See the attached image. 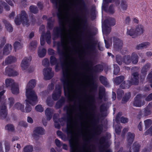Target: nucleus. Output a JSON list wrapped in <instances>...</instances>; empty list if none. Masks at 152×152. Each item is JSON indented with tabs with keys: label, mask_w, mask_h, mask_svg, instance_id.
Listing matches in <instances>:
<instances>
[{
	"label": "nucleus",
	"mask_w": 152,
	"mask_h": 152,
	"mask_svg": "<svg viewBox=\"0 0 152 152\" xmlns=\"http://www.w3.org/2000/svg\"><path fill=\"white\" fill-rule=\"evenodd\" d=\"M50 63L52 65L56 64V69L61 68L62 69L63 76L61 81L63 84L65 94H67L69 99L70 101L76 102L78 99L79 102V110L81 111V102H83L88 104H90L93 98L86 94L85 92L84 98H81L79 96L78 90L74 88V84L76 81L75 78H72L71 72L69 71L68 66L63 62L60 61L59 63L55 57L51 56L50 57Z\"/></svg>",
	"instance_id": "1"
},
{
	"label": "nucleus",
	"mask_w": 152,
	"mask_h": 152,
	"mask_svg": "<svg viewBox=\"0 0 152 152\" xmlns=\"http://www.w3.org/2000/svg\"><path fill=\"white\" fill-rule=\"evenodd\" d=\"M53 35L54 38L56 39L60 37L61 39L62 48L60 49L58 48V53L60 56L69 60L72 64L73 71L76 72L75 73V75H80V72L77 70L78 63L76 61V58L73 57V55L71 53L68 45L69 40H70L72 45L74 47L73 49L75 53L79 52V48L76 46L77 42L74 34L71 31L69 30V34L66 35L63 28L56 26L53 28Z\"/></svg>",
	"instance_id": "2"
},
{
	"label": "nucleus",
	"mask_w": 152,
	"mask_h": 152,
	"mask_svg": "<svg viewBox=\"0 0 152 152\" xmlns=\"http://www.w3.org/2000/svg\"><path fill=\"white\" fill-rule=\"evenodd\" d=\"M70 119V121H68L67 124L66 131L67 134L70 135L72 138L69 140V144L70 147V152H91L89 151L88 149H87L88 143L90 142L92 138L91 137L89 134V126L88 125L89 121H92L93 118V115H86V118L84 123L81 122L82 128L79 129L76 124V127L75 129L79 135H82L83 138L86 143L83 146V149H78V143L77 142H75L72 138L74 132L73 129L74 128L72 125V121L73 119V115H68Z\"/></svg>",
	"instance_id": "3"
},
{
	"label": "nucleus",
	"mask_w": 152,
	"mask_h": 152,
	"mask_svg": "<svg viewBox=\"0 0 152 152\" xmlns=\"http://www.w3.org/2000/svg\"><path fill=\"white\" fill-rule=\"evenodd\" d=\"M54 4L56 9H58V12L57 14L60 24L64 27V20L66 17L71 24L73 23L76 24L80 23L81 19L80 17L77 16L76 19L73 20L70 18L69 11L71 8V6L66 3V0H63L62 2L61 0H51Z\"/></svg>",
	"instance_id": "4"
},
{
	"label": "nucleus",
	"mask_w": 152,
	"mask_h": 152,
	"mask_svg": "<svg viewBox=\"0 0 152 152\" xmlns=\"http://www.w3.org/2000/svg\"><path fill=\"white\" fill-rule=\"evenodd\" d=\"M115 21L112 18H108L106 19L102 23V32L104 34H108L111 32V28L110 26L115 25Z\"/></svg>",
	"instance_id": "5"
},
{
	"label": "nucleus",
	"mask_w": 152,
	"mask_h": 152,
	"mask_svg": "<svg viewBox=\"0 0 152 152\" xmlns=\"http://www.w3.org/2000/svg\"><path fill=\"white\" fill-rule=\"evenodd\" d=\"M26 95L27 97V99L25 100L26 102L32 105L37 104V96L33 89L28 90V88H26Z\"/></svg>",
	"instance_id": "6"
},
{
	"label": "nucleus",
	"mask_w": 152,
	"mask_h": 152,
	"mask_svg": "<svg viewBox=\"0 0 152 152\" xmlns=\"http://www.w3.org/2000/svg\"><path fill=\"white\" fill-rule=\"evenodd\" d=\"M15 21L17 25H20L21 23L24 26H28L29 25L28 15L24 11H21L19 18L18 16L15 18Z\"/></svg>",
	"instance_id": "7"
},
{
	"label": "nucleus",
	"mask_w": 152,
	"mask_h": 152,
	"mask_svg": "<svg viewBox=\"0 0 152 152\" xmlns=\"http://www.w3.org/2000/svg\"><path fill=\"white\" fill-rule=\"evenodd\" d=\"M143 31V27L142 25H139L137 26L135 28H131L130 29H127V33L132 38H135L142 34Z\"/></svg>",
	"instance_id": "8"
},
{
	"label": "nucleus",
	"mask_w": 152,
	"mask_h": 152,
	"mask_svg": "<svg viewBox=\"0 0 152 152\" xmlns=\"http://www.w3.org/2000/svg\"><path fill=\"white\" fill-rule=\"evenodd\" d=\"M97 45L99 50L101 51L103 50V48L100 42L98 43L96 41L92 42L87 45V49L90 54H93L96 53Z\"/></svg>",
	"instance_id": "9"
},
{
	"label": "nucleus",
	"mask_w": 152,
	"mask_h": 152,
	"mask_svg": "<svg viewBox=\"0 0 152 152\" xmlns=\"http://www.w3.org/2000/svg\"><path fill=\"white\" fill-rule=\"evenodd\" d=\"M145 96L141 94H137L134 98L132 104L134 106L140 107L144 105L145 102L143 99Z\"/></svg>",
	"instance_id": "10"
},
{
	"label": "nucleus",
	"mask_w": 152,
	"mask_h": 152,
	"mask_svg": "<svg viewBox=\"0 0 152 152\" xmlns=\"http://www.w3.org/2000/svg\"><path fill=\"white\" fill-rule=\"evenodd\" d=\"M44 134V129L41 127H38L36 128L33 131L32 136L35 139L37 140L39 138V135Z\"/></svg>",
	"instance_id": "11"
},
{
	"label": "nucleus",
	"mask_w": 152,
	"mask_h": 152,
	"mask_svg": "<svg viewBox=\"0 0 152 152\" xmlns=\"http://www.w3.org/2000/svg\"><path fill=\"white\" fill-rule=\"evenodd\" d=\"M43 72L44 78L46 80L50 79L54 75L53 72L52 71V68L50 67L44 69Z\"/></svg>",
	"instance_id": "12"
},
{
	"label": "nucleus",
	"mask_w": 152,
	"mask_h": 152,
	"mask_svg": "<svg viewBox=\"0 0 152 152\" xmlns=\"http://www.w3.org/2000/svg\"><path fill=\"white\" fill-rule=\"evenodd\" d=\"M113 46L114 48L117 51L121 50L123 46L122 41L118 38L114 37L113 38Z\"/></svg>",
	"instance_id": "13"
},
{
	"label": "nucleus",
	"mask_w": 152,
	"mask_h": 152,
	"mask_svg": "<svg viewBox=\"0 0 152 152\" xmlns=\"http://www.w3.org/2000/svg\"><path fill=\"white\" fill-rule=\"evenodd\" d=\"M62 87L59 85L56 86L55 91L52 95V98L54 100H57L60 97L61 94Z\"/></svg>",
	"instance_id": "14"
},
{
	"label": "nucleus",
	"mask_w": 152,
	"mask_h": 152,
	"mask_svg": "<svg viewBox=\"0 0 152 152\" xmlns=\"http://www.w3.org/2000/svg\"><path fill=\"white\" fill-rule=\"evenodd\" d=\"M139 73L137 72H133L131 76L130 82L132 85H137L139 83Z\"/></svg>",
	"instance_id": "15"
},
{
	"label": "nucleus",
	"mask_w": 152,
	"mask_h": 152,
	"mask_svg": "<svg viewBox=\"0 0 152 152\" xmlns=\"http://www.w3.org/2000/svg\"><path fill=\"white\" fill-rule=\"evenodd\" d=\"M7 115V110L5 104H1L0 105V118L1 119H4Z\"/></svg>",
	"instance_id": "16"
},
{
	"label": "nucleus",
	"mask_w": 152,
	"mask_h": 152,
	"mask_svg": "<svg viewBox=\"0 0 152 152\" xmlns=\"http://www.w3.org/2000/svg\"><path fill=\"white\" fill-rule=\"evenodd\" d=\"M5 72V75L9 76H15L18 74V73L17 71L14 70L10 66L6 68Z\"/></svg>",
	"instance_id": "17"
},
{
	"label": "nucleus",
	"mask_w": 152,
	"mask_h": 152,
	"mask_svg": "<svg viewBox=\"0 0 152 152\" xmlns=\"http://www.w3.org/2000/svg\"><path fill=\"white\" fill-rule=\"evenodd\" d=\"M135 134L133 133L128 132L126 135L127 146H130L133 142L135 137Z\"/></svg>",
	"instance_id": "18"
},
{
	"label": "nucleus",
	"mask_w": 152,
	"mask_h": 152,
	"mask_svg": "<svg viewBox=\"0 0 152 152\" xmlns=\"http://www.w3.org/2000/svg\"><path fill=\"white\" fill-rule=\"evenodd\" d=\"M12 47L10 44H6L4 47L3 50V53L4 55H9L12 49Z\"/></svg>",
	"instance_id": "19"
},
{
	"label": "nucleus",
	"mask_w": 152,
	"mask_h": 152,
	"mask_svg": "<svg viewBox=\"0 0 152 152\" xmlns=\"http://www.w3.org/2000/svg\"><path fill=\"white\" fill-rule=\"evenodd\" d=\"M45 112L47 119L48 121L50 120L51 119L52 115L53 113V110L52 108H47L45 110Z\"/></svg>",
	"instance_id": "20"
},
{
	"label": "nucleus",
	"mask_w": 152,
	"mask_h": 152,
	"mask_svg": "<svg viewBox=\"0 0 152 152\" xmlns=\"http://www.w3.org/2000/svg\"><path fill=\"white\" fill-rule=\"evenodd\" d=\"M103 69V66L100 64H98L93 67L92 70L94 73H99L102 72Z\"/></svg>",
	"instance_id": "21"
},
{
	"label": "nucleus",
	"mask_w": 152,
	"mask_h": 152,
	"mask_svg": "<svg viewBox=\"0 0 152 152\" xmlns=\"http://www.w3.org/2000/svg\"><path fill=\"white\" fill-rule=\"evenodd\" d=\"M29 61V59L26 57L24 58L22 61L21 66L23 70H25L28 68L29 65L28 63Z\"/></svg>",
	"instance_id": "22"
},
{
	"label": "nucleus",
	"mask_w": 152,
	"mask_h": 152,
	"mask_svg": "<svg viewBox=\"0 0 152 152\" xmlns=\"http://www.w3.org/2000/svg\"><path fill=\"white\" fill-rule=\"evenodd\" d=\"M99 90V99L102 100L105 95V88L103 86H100Z\"/></svg>",
	"instance_id": "23"
},
{
	"label": "nucleus",
	"mask_w": 152,
	"mask_h": 152,
	"mask_svg": "<svg viewBox=\"0 0 152 152\" xmlns=\"http://www.w3.org/2000/svg\"><path fill=\"white\" fill-rule=\"evenodd\" d=\"M130 56L131 62L134 64H137L138 61V56L137 53L133 52Z\"/></svg>",
	"instance_id": "24"
},
{
	"label": "nucleus",
	"mask_w": 152,
	"mask_h": 152,
	"mask_svg": "<svg viewBox=\"0 0 152 152\" xmlns=\"http://www.w3.org/2000/svg\"><path fill=\"white\" fill-rule=\"evenodd\" d=\"M36 85V81L35 79H32L28 82L26 88H28V90L33 89Z\"/></svg>",
	"instance_id": "25"
},
{
	"label": "nucleus",
	"mask_w": 152,
	"mask_h": 152,
	"mask_svg": "<svg viewBox=\"0 0 152 152\" xmlns=\"http://www.w3.org/2000/svg\"><path fill=\"white\" fill-rule=\"evenodd\" d=\"M3 22L5 25V27L7 30L9 32H12L13 28L12 25L9 22L5 19H3Z\"/></svg>",
	"instance_id": "26"
},
{
	"label": "nucleus",
	"mask_w": 152,
	"mask_h": 152,
	"mask_svg": "<svg viewBox=\"0 0 152 152\" xmlns=\"http://www.w3.org/2000/svg\"><path fill=\"white\" fill-rule=\"evenodd\" d=\"M99 80L101 83L106 87L110 86V84L108 82L107 78L103 76H101L99 78Z\"/></svg>",
	"instance_id": "27"
},
{
	"label": "nucleus",
	"mask_w": 152,
	"mask_h": 152,
	"mask_svg": "<svg viewBox=\"0 0 152 152\" xmlns=\"http://www.w3.org/2000/svg\"><path fill=\"white\" fill-rule=\"evenodd\" d=\"M16 60L17 59L15 57L10 56L6 58L5 62V64H9L15 62Z\"/></svg>",
	"instance_id": "28"
},
{
	"label": "nucleus",
	"mask_w": 152,
	"mask_h": 152,
	"mask_svg": "<svg viewBox=\"0 0 152 152\" xmlns=\"http://www.w3.org/2000/svg\"><path fill=\"white\" fill-rule=\"evenodd\" d=\"M123 63L124 64L128 65L131 63V56L129 55H127L124 56L123 58Z\"/></svg>",
	"instance_id": "29"
},
{
	"label": "nucleus",
	"mask_w": 152,
	"mask_h": 152,
	"mask_svg": "<svg viewBox=\"0 0 152 152\" xmlns=\"http://www.w3.org/2000/svg\"><path fill=\"white\" fill-rule=\"evenodd\" d=\"M150 43L148 42H144L137 45L136 49L137 50H141L143 48H146L149 45Z\"/></svg>",
	"instance_id": "30"
},
{
	"label": "nucleus",
	"mask_w": 152,
	"mask_h": 152,
	"mask_svg": "<svg viewBox=\"0 0 152 152\" xmlns=\"http://www.w3.org/2000/svg\"><path fill=\"white\" fill-rule=\"evenodd\" d=\"M16 83L11 78L7 79L5 80L6 85L7 87L10 88Z\"/></svg>",
	"instance_id": "31"
},
{
	"label": "nucleus",
	"mask_w": 152,
	"mask_h": 152,
	"mask_svg": "<svg viewBox=\"0 0 152 152\" xmlns=\"http://www.w3.org/2000/svg\"><path fill=\"white\" fill-rule=\"evenodd\" d=\"M10 88L13 94H17L19 93V89L18 85L17 83Z\"/></svg>",
	"instance_id": "32"
},
{
	"label": "nucleus",
	"mask_w": 152,
	"mask_h": 152,
	"mask_svg": "<svg viewBox=\"0 0 152 152\" xmlns=\"http://www.w3.org/2000/svg\"><path fill=\"white\" fill-rule=\"evenodd\" d=\"M124 77L123 76L117 77L114 79V81L116 85H119L123 82L124 79Z\"/></svg>",
	"instance_id": "33"
},
{
	"label": "nucleus",
	"mask_w": 152,
	"mask_h": 152,
	"mask_svg": "<svg viewBox=\"0 0 152 152\" xmlns=\"http://www.w3.org/2000/svg\"><path fill=\"white\" fill-rule=\"evenodd\" d=\"M65 102V100L64 98H62L56 102V107L58 109L61 107Z\"/></svg>",
	"instance_id": "34"
},
{
	"label": "nucleus",
	"mask_w": 152,
	"mask_h": 152,
	"mask_svg": "<svg viewBox=\"0 0 152 152\" xmlns=\"http://www.w3.org/2000/svg\"><path fill=\"white\" fill-rule=\"evenodd\" d=\"M47 20V27L49 29H52L53 26L54 20L52 19V17H50Z\"/></svg>",
	"instance_id": "35"
},
{
	"label": "nucleus",
	"mask_w": 152,
	"mask_h": 152,
	"mask_svg": "<svg viewBox=\"0 0 152 152\" xmlns=\"http://www.w3.org/2000/svg\"><path fill=\"white\" fill-rule=\"evenodd\" d=\"M151 66V64L150 63H147L146 64L142 67L141 70V73H146L147 74V72L150 69Z\"/></svg>",
	"instance_id": "36"
},
{
	"label": "nucleus",
	"mask_w": 152,
	"mask_h": 152,
	"mask_svg": "<svg viewBox=\"0 0 152 152\" xmlns=\"http://www.w3.org/2000/svg\"><path fill=\"white\" fill-rule=\"evenodd\" d=\"M131 96V94L130 92L126 93L124 96L123 97L122 100V102L123 103H125L129 99Z\"/></svg>",
	"instance_id": "37"
},
{
	"label": "nucleus",
	"mask_w": 152,
	"mask_h": 152,
	"mask_svg": "<svg viewBox=\"0 0 152 152\" xmlns=\"http://www.w3.org/2000/svg\"><path fill=\"white\" fill-rule=\"evenodd\" d=\"M37 42L36 40H34L32 41L30 43L29 48L30 50H34L37 46Z\"/></svg>",
	"instance_id": "38"
},
{
	"label": "nucleus",
	"mask_w": 152,
	"mask_h": 152,
	"mask_svg": "<svg viewBox=\"0 0 152 152\" xmlns=\"http://www.w3.org/2000/svg\"><path fill=\"white\" fill-rule=\"evenodd\" d=\"M30 12L34 14H35L38 13L39 10L37 7L34 6H31L29 7Z\"/></svg>",
	"instance_id": "39"
},
{
	"label": "nucleus",
	"mask_w": 152,
	"mask_h": 152,
	"mask_svg": "<svg viewBox=\"0 0 152 152\" xmlns=\"http://www.w3.org/2000/svg\"><path fill=\"white\" fill-rule=\"evenodd\" d=\"M115 59L116 62L120 65H121L123 62V58L121 56L117 55L115 56Z\"/></svg>",
	"instance_id": "40"
},
{
	"label": "nucleus",
	"mask_w": 152,
	"mask_h": 152,
	"mask_svg": "<svg viewBox=\"0 0 152 152\" xmlns=\"http://www.w3.org/2000/svg\"><path fill=\"white\" fill-rule=\"evenodd\" d=\"M22 44L20 42L18 41L16 42L14 44V47L15 51L22 48Z\"/></svg>",
	"instance_id": "41"
},
{
	"label": "nucleus",
	"mask_w": 152,
	"mask_h": 152,
	"mask_svg": "<svg viewBox=\"0 0 152 152\" xmlns=\"http://www.w3.org/2000/svg\"><path fill=\"white\" fill-rule=\"evenodd\" d=\"M46 53V50L45 48H43L41 50H38V55L39 57L42 58L45 56Z\"/></svg>",
	"instance_id": "42"
},
{
	"label": "nucleus",
	"mask_w": 152,
	"mask_h": 152,
	"mask_svg": "<svg viewBox=\"0 0 152 152\" xmlns=\"http://www.w3.org/2000/svg\"><path fill=\"white\" fill-rule=\"evenodd\" d=\"M33 148L32 145H28L25 146L23 149V152H32Z\"/></svg>",
	"instance_id": "43"
},
{
	"label": "nucleus",
	"mask_w": 152,
	"mask_h": 152,
	"mask_svg": "<svg viewBox=\"0 0 152 152\" xmlns=\"http://www.w3.org/2000/svg\"><path fill=\"white\" fill-rule=\"evenodd\" d=\"M15 107L17 109L20 110L22 112H24V105L18 102L16 103L15 105Z\"/></svg>",
	"instance_id": "44"
},
{
	"label": "nucleus",
	"mask_w": 152,
	"mask_h": 152,
	"mask_svg": "<svg viewBox=\"0 0 152 152\" xmlns=\"http://www.w3.org/2000/svg\"><path fill=\"white\" fill-rule=\"evenodd\" d=\"M145 129L148 128L152 124V121L150 119H148L144 121Z\"/></svg>",
	"instance_id": "45"
},
{
	"label": "nucleus",
	"mask_w": 152,
	"mask_h": 152,
	"mask_svg": "<svg viewBox=\"0 0 152 152\" xmlns=\"http://www.w3.org/2000/svg\"><path fill=\"white\" fill-rule=\"evenodd\" d=\"M83 78L82 79H80V80L81 81V85H84V83H86L87 80L88 78V77L86 75L85 73H83Z\"/></svg>",
	"instance_id": "46"
},
{
	"label": "nucleus",
	"mask_w": 152,
	"mask_h": 152,
	"mask_svg": "<svg viewBox=\"0 0 152 152\" xmlns=\"http://www.w3.org/2000/svg\"><path fill=\"white\" fill-rule=\"evenodd\" d=\"M80 5V9L82 10H85L86 9V5L83 0H79Z\"/></svg>",
	"instance_id": "47"
},
{
	"label": "nucleus",
	"mask_w": 152,
	"mask_h": 152,
	"mask_svg": "<svg viewBox=\"0 0 152 152\" xmlns=\"http://www.w3.org/2000/svg\"><path fill=\"white\" fill-rule=\"evenodd\" d=\"M121 6L123 10H126L127 9L128 5L125 0H122L121 1Z\"/></svg>",
	"instance_id": "48"
},
{
	"label": "nucleus",
	"mask_w": 152,
	"mask_h": 152,
	"mask_svg": "<svg viewBox=\"0 0 152 152\" xmlns=\"http://www.w3.org/2000/svg\"><path fill=\"white\" fill-rule=\"evenodd\" d=\"M5 129L8 132H13L15 129L14 126L11 124L7 125L5 127Z\"/></svg>",
	"instance_id": "49"
},
{
	"label": "nucleus",
	"mask_w": 152,
	"mask_h": 152,
	"mask_svg": "<svg viewBox=\"0 0 152 152\" xmlns=\"http://www.w3.org/2000/svg\"><path fill=\"white\" fill-rule=\"evenodd\" d=\"M46 103L50 107H52L54 104L53 102L51 100V98L50 97H48L46 100Z\"/></svg>",
	"instance_id": "50"
},
{
	"label": "nucleus",
	"mask_w": 152,
	"mask_h": 152,
	"mask_svg": "<svg viewBox=\"0 0 152 152\" xmlns=\"http://www.w3.org/2000/svg\"><path fill=\"white\" fill-rule=\"evenodd\" d=\"M35 109L37 111L40 112H42L44 110V109L40 104L37 105L35 107Z\"/></svg>",
	"instance_id": "51"
},
{
	"label": "nucleus",
	"mask_w": 152,
	"mask_h": 152,
	"mask_svg": "<svg viewBox=\"0 0 152 152\" xmlns=\"http://www.w3.org/2000/svg\"><path fill=\"white\" fill-rule=\"evenodd\" d=\"M14 99L12 97L9 98L8 99V102L10 107H11L15 103Z\"/></svg>",
	"instance_id": "52"
},
{
	"label": "nucleus",
	"mask_w": 152,
	"mask_h": 152,
	"mask_svg": "<svg viewBox=\"0 0 152 152\" xmlns=\"http://www.w3.org/2000/svg\"><path fill=\"white\" fill-rule=\"evenodd\" d=\"M26 102V104L25 107V110L26 112H29L31 110V107L29 105L30 104L27 102Z\"/></svg>",
	"instance_id": "53"
},
{
	"label": "nucleus",
	"mask_w": 152,
	"mask_h": 152,
	"mask_svg": "<svg viewBox=\"0 0 152 152\" xmlns=\"http://www.w3.org/2000/svg\"><path fill=\"white\" fill-rule=\"evenodd\" d=\"M0 2L4 6L5 9L9 11L10 10V7L4 1H2L0 0Z\"/></svg>",
	"instance_id": "54"
},
{
	"label": "nucleus",
	"mask_w": 152,
	"mask_h": 152,
	"mask_svg": "<svg viewBox=\"0 0 152 152\" xmlns=\"http://www.w3.org/2000/svg\"><path fill=\"white\" fill-rule=\"evenodd\" d=\"M147 81L150 83L152 82V71L148 75L147 77Z\"/></svg>",
	"instance_id": "55"
},
{
	"label": "nucleus",
	"mask_w": 152,
	"mask_h": 152,
	"mask_svg": "<svg viewBox=\"0 0 152 152\" xmlns=\"http://www.w3.org/2000/svg\"><path fill=\"white\" fill-rule=\"evenodd\" d=\"M106 138L105 136H103L100 138L99 140V143L101 145H102L105 142L106 140Z\"/></svg>",
	"instance_id": "56"
},
{
	"label": "nucleus",
	"mask_w": 152,
	"mask_h": 152,
	"mask_svg": "<svg viewBox=\"0 0 152 152\" xmlns=\"http://www.w3.org/2000/svg\"><path fill=\"white\" fill-rule=\"evenodd\" d=\"M42 64L45 66H48L49 64V60L47 58H45L42 61Z\"/></svg>",
	"instance_id": "57"
},
{
	"label": "nucleus",
	"mask_w": 152,
	"mask_h": 152,
	"mask_svg": "<svg viewBox=\"0 0 152 152\" xmlns=\"http://www.w3.org/2000/svg\"><path fill=\"white\" fill-rule=\"evenodd\" d=\"M151 114V112L150 110L148 108L144 109V114L145 116H147L150 115Z\"/></svg>",
	"instance_id": "58"
},
{
	"label": "nucleus",
	"mask_w": 152,
	"mask_h": 152,
	"mask_svg": "<svg viewBox=\"0 0 152 152\" xmlns=\"http://www.w3.org/2000/svg\"><path fill=\"white\" fill-rule=\"evenodd\" d=\"M144 134L145 135L148 134H150L151 136L152 135V126L144 133Z\"/></svg>",
	"instance_id": "59"
},
{
	"label": "nucleus",
	"mask_w": 152,
	"mask_h": 152,
	"mask_svg": "<svg viewBox=\"0 0 152 152\" xmlns=\"http://www.w3.org/2000/svg\"><path fill=\"white\" fill-rule=\"evenodd\" d=\"M45 39H51V33L49 31H48L45 35Z\"/></svg>",
	"instance_id": "60"
},
{
	"label": "nucleus",
	"mask_w": 152,
	"mask_h": 152,
	"mask_svg": "<svg viewBox=\"0 0 152 152\" xmlns=\"http://www.w3.org/2000/svg\"><path fill=\"white\" fill-rule=\"evenodd\" d=\"M99 151L100 152H111L110 150L108 149H105L104 146H101L99 148Z\"/></svg>",
	"instance_id": "61"
},
{
	"label": "nucleus",
	"mask_w": 152,
	"mask_h": 152,
	"mask_svg": "<svg viewBox=\"0 0 152 152\" xmlns=\"http://www.w3.org/2000/svg\"><path fill=\"white\" fill-rule=\"evenodd\" d=\"M131 22V19L129 16H127L126 17L124 20V23L126 24L129 25Z\"/></svg>",
	"instance_id": "62"
},
{
	"label": "nucleus",
	"mask_w": 152,
	"mask_h": 152,
	"mask_svg": "<svg viewBox=\"0 0 152 152\" xmlns=\"http://www.w3.org/2000/svg\"><path fill=\"white\" fill-rule=\"evenodd\" d=\"M43 36L44 35L42 34L40 38V44L42 46L44 45L45 43V41Z\"/></svg>",
	"instance_id": "63"
},
{
	"label": "nucleus",
	"mask_w": 152,
	"mask_h": 152,
	"mask_svg": "<svg viewBox=\"0 0 152 152\" xmlns=\"http://www.w3.org/2000/svg\"><path fill=\"white\" fill-rule=\"evenodd\" d=\"M55 142L56 144L58 147H60L62 145V143L58 140L57 139H56Z\"/></svg>",
	"instance_id": "64"
}]
</instances>
